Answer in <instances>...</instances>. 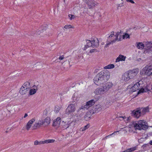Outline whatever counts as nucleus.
<instances>
[{"label": "nucleus", "instance_id": "1", "mask_svg": "<svg viewBox=\"0 0 152 152\" xmlns=\"http://www.w3.org/2000/svg\"><path fill=\"white\" fill-rule=\"evenodd\" d=\"M110 73L107 70L102 71L97 74L94 79V83L98 86L102 84L110 78Z\"/></svg>", "mask_w": 152, "mask_h": 152}, {"label": "nucleus", "instance_id": "2", "mask_svg": "<svg viewBox=\"0 0 152 152\" xmlns=\"http://www.w3.org/2000/svg\"><path fill=\"white\" fill-rule=\"evenodd\" d=\"M138 73L137 70L133 69L125 72L122 75V78L125 81H127L135 76Z\"/></svg>", "mask_w": 152, "mask_h": 152}, {"label": "nucleus", "instance_id": "3", "mask_svg": "<svg viewBox=\"0 0 152 152\" xmlns=\"http://www.w3.org/2000/svg\"><path fill=\"white\" fill-rule=\"evenodd\" d=\"M146 123L144 120H140L138 121L133 122L132 124L136 129L145 130L148 128V126L145 124Z\"/></svg>", "mask_w": 152, "mask_h": 152}, {"label": "nucleus", "instance_id": "4", "mask_svg": "<svg viewBox=\"0 0 152 152\" xmlns=\"http://www.w3.org/2000/svg\"><path fill=\"white\" fill-rule=\"evenodd\" d=\"M74 101L72 103H70L66 108L65 110V113L67 115H69L75 112L76 110V107L77 104Z\"/></svg>", "mask_w": 152, "mask_h": 152}, {"label": "nucleus", "instance_id": "5", "mask_svg": "<svg viewBox=\"0 0 152 152\" xmlns=\"http://www.w3.org/2000/svg\"><path fill=\"white\" fill-rule=\"evenodd\" d=\"M151 68V65H147L143 68L140 72V74L141 75H144L147 76L151 75V72H150Z\"/></svg>", "mask_w": 152, "mask_h": 152}, {"label": "nucleus", "instance_id": "6", "mask_svg": "<svg viewBox=\"0 0 152 152\" xmlns=\"http://www.w3.org/2000/svg\"><path fill=\"white\" fill-rule=\"evenodd\" d=\"M148 91L152 92V85L149 84L146 86L144 88H141L139 90L137 94H139L141 93H143Z\"/></svg>", "mask_w": 152, "mask_h": 152}, {"label": "nucleus", "instance_id": "7", "mask_svg": "<svg viewBox=\"0 0 152 152\" xmlns=\"http://www.w3.org/2000/svg\"><path fill=\"white\" fill-rule=\"evenodd\" d=\"M145 49L146 52L149 53L152 50V42H145Z\"/></svg>", "mask_w": 152, "mask_h": 152}, {"label": "nucleus", "instance_id": "8", "mask_svg": "<svg viewBox=\"0 0 152 152\" xmlns=\"http://www.w3.org/2000/svg\"><path fill=\"white\" fill-rule=\"evenodd\" d=\"M132 114V116L137 118H139L140 116H142L139 108L133 110Z\"/></svg>", "mask_w": 152, "mask_h": 152}, {"label": "nucleus", "instance_id": "9", "mask_svg": "<svg viewBox=\"0 0 152 152\" xmlns=\"http://www.w3.org/2000/svg\"><path fill=\"white\" fill-rule=\"evenodd\" d=\"M63 122V121H62V123ZM61 118L60 117H58L56 119V120L54 121L53 124V126L56 127L62 126V125L61 124Z\"/></svg>", "mask_w": 152, "mask_h": 152}, {"label": "nucleus", "instance_id": "10", "mask_svg": "<svg viewBox=\"0 0 152 152\" xmlns=\"http://www.w3.org/2000/svg\"><path fill=\"white\" fill-rule=\"evenodd\" d=\"M95 103V101L93 100L92 99L86 102V104L84 106H82V108H86V109H88L90 107L94 105Z\"/></svg>", "mask_w": 152, "mask_h": 152}, {"label": "nucleus", "instance_id": "11", "mask_svg": "<svg viewBox=\"0 0 152 152\" xmlns=\"http://www.w3.org/2000/svg\"><path fill=\"white\" fill-rule=\"evenodd\" d=\"M89 9L92 8L95 6L97 3L94 0H89L86 3Z\"/></svg>", "mask_w": 152, "mask_h": 152}, {"label": "nucleus", "instance_id": "12", "mask_svg": "<svg viewBox=\"0 0 152 152\" xmlns=\"http://www.w3.org/2000/svg\"><path fill=\"white\" fill-rule=\"evenodd\" d=\"M121 33V31H120V32H117L116 35H115L114 34V32L113 31L111 32V34L108 37L109 38H112V37H115V38H114L113 40H111V42H115L118 39V36L119 35L120 33Z\"/></svg>", "mask_w": 152, "mask_h": 152}, {"label": "nucleus", "instance_id": "13", "mask_svg": "<svg viewBox=\"0 0 152 152\" xmlns=\"http://www.w3.org/2000/svg\"><path fill=\"white\" fill-rule=\"evenodd\" d=\"M106 92L103 86H102L99 88H97L94 92V93L96 95L102 94Z\"/></svg>", "mask_w": 152, "mask_h": 152}, {"label": "nucleus", "instance_id": "14", "mask_svg": "<svg viewBox=\"0 0 152 152\" xmlns=\"http://www.w3.org/2000/svg\"><path fill=\"white\" fill-rule=\"evenodd\" d=\"M142 116L146 114V113L149 112V107L147 106L146 107L138 108Z\"/></svg>", "mask_w": 152, "mask_h": 152}, {"label": "nucleus", "instance_id": "15", "mask_svg": "<svg viewBox=\"0 0 152 152\" xmlns=\"http://www.w3.org/2000/svg\"><path fill=\"white\" fill-rule=\"evenodd\" d=\"M29 88L26 87H24L23 86H22L19 91V93L21 95H24L27 93V92L29 90Z\"/></svg>", "mask_w": 152, "mask_h": 152}, {"label": "nucleus", "instance_id": "16", "mask_svg": "<svg viewBox=\"0 0 152 152\" xmlns=\"http://www.w3.org/2000/svg\"><path fill=\"white\" fill-rule=\"evenodd\" d=\"M113 84L111 82H107L103 86L105 90V92H107L113 86Z\"/></svg>", "mask_w": 152, "mask_h": 152}, {"label": "nucleus", "instance_id": "17", "mask_svg": "<svg viewBox=\"0 0 152 152\" xmlns=\"http://www.w3.org/2000/svg\"><path fill=\"white\" fill-rule=\"evenodd\" d=\"M82 106L79 107V109H78L77 111V114L80 117H81L83 114V113H84V110H85V109H86V108H82Z\"/></svg>", "mask_w": 152, "mask_h": 152}, {"label": "nucleus", "instance_id": "18", "mask_svg": "<svg viewBox=\"0 0 152 152\" xmlns=\"http://www.w3.org/2000/svg\"><path fill=\"white\" fill-rule=\"evenodd\" d=\"M35 121V120L34 118H33L29 121L26 126V129L27 130H28L31 127V125Z\"/></svg>", "mask_w": 152, "mask_h": 152}, {"label": "nucleus", "instance_id": "19", "mask_svg": "<svg viewBox=\"0 0 152 152\" xmlns=\"http://www.w3.org/2000/svg\"><path fill=\"white\" fill-rule=\"evenodd\" d=\"M92 47L94 48H97L99 45V41L97 38L93 39L92 40Z\"/></svg>", "mask_w": 152, "mask_h": 152}, {"label": "nucleus", "instance_id": "20", "mask_svg": "<svg viewBox=\"0 0 152 152\" xmlns=\"http://www.w3.org/2000/svg\"><path fill=\"white\" fill-rule=\"evenodd\" d=\"M140 85V84L138 83H136L134 84L133 86H132L131 89V91H132V92H134L138 90L139 89L138 86Z\"/></svg>", "mask_w": 152, "mask_h": 152}, {"label": "nucleus", "instance_id": "21", "mask_svg": "<svg viewBox=\"0 0 152 152\" xmlns=\"http://www.w3.org/2000/svg\"><path fill=\"white\" fill-rule=\"evenodd\" d=\"M86 45H85L84 50H86L88 48L91 47V46L92 47V40L90 41L89 40H86Z\"/></svg>", "mask_w": 152, "mask_h": 152}, {"label": "nucleus", "instance_id": "22", "mask_svg": "<svg viewBox=\"0 0 152 152\" xmlns=\"http://www.w3.org/2000/svg\"><path fill=\"white\" fill-rule=\"evenodd\" d=\"M126 58V56L121 55H119L118 57L116 59V62H119L120 61H124L125 60Z\"/></svg>", "mask_w": 152, "mask_h": 152}, {"label": "nucleus", "instance_id": "23", "mask_svg": "<svg viewBox=\"0 0 152 152\" xmlns=\"http://www.w3.org/2000/svg\"><path fill=\"white\" fill-rule=\"evenodd\" d=\"M136 46L139 49H144L145 45L142 42H137L136 43Z\"/></svg>", "mask_w": 152, "mask_h": 152}, {"label": "nucleus", "instance_id": "24", "mask_svg": "<svg viewBox=\"0 0 152 152\" xmlns=\"http://www.w3.org/2000/svg\"><path fill=\"white\" fill-rule=\"evenodd\" d=\"M94 107L95 109L94 110L93 112H94L95 113L98 112V111L101 109V105L99 104L95 105Z\"/></svg>", "mask_w": 152, "mask_h": 152}, {"label": "nucleus", "instance_id": "25", "mask_svg": "<svg viewBox=\"0 0 152 152\" xmlns=\"http://www.w3.org/2000/svg\"><path fill=\"white\" fill-rule=\"evenodd\" d=\"M61 105L56 106L55 107L54 110L55 112L56 113H58L59 112V110L61 109Z\"/></svg>", "mask_w": 152, "mask_h": 152}, {"label": "nucleus", "instance_id": "26", "mask_svg": "<svg viewBox=\"0 0 152 152\" xmlns=\"http://www.w3.org/2000/svg\"><path fill=\"white\" fill-rule=\"evenodd\" d=\"M91 115L89 113H87L84 117V119L86 121H88L90 120Z\"/></svg>", "mask_w": 152, "mask_h": 152}, {"label": "nucleus", "instance_id": "27", "mask_svg": "<svg viewBox=\"0 0 152 152\" xmlns=\"http://www.w3.org/2000/svg\"><path fill=\"white\" fill-rule=\"evenodd\" d=\"M41 126L38 122L37 123H36L32 127L33 129H36L37 128H40Z\"/></svg>", "mask_w": 152, "mask_h": 152}, {"label": "nucleus", "instance_id": "28", "mask_svg": "<svg viewBox=\"0 0 152 152\" xmlns=\"http://www.w3.org/2000/svg\"><path fill=\"white\" fill-rule=\"evenodd\" d=\"M22 86H23L24 87L26 88L27 87L29 88V89L31 87V86H30V83L28 81L26 82L23 84Z\"/></svg>", "mask_w": 152, "mask_h": 152}, {"label": "nucleus", "instance_id": "29", "mask_svg": "<svg viewBox=\"0 0 152 152\" xmlns=\"http://www.w3.org/2000/svg\"><path fill=\"white\" fill-rule=\"evenodd\" d=\"M37 91L36 89H31L29 91V94L30 95H32L35 94Z\"/></svg>", "mask_w": 152, "mask_h": 152}, {"label": "nucleus", "instance_id": "30", "mask_svg": "<svg viewBox=\"0 0 152 152\" xmlns=\"http://www.w3.org/2000/svg\"><path fill=\"white\" fill-rule=\"evenodd\" d=\"M44 143H45V142H44V141H41L39 142L37 140H36L34 142V144L35 145H40L41 144H43Z\"/></svg>", "mask_w": 152, "mask_h": 152}, {"label": "nucleus", "instance_id": "31", "mask_svg": "<svg viewBox=\"0 0 152 152\" xmlns=\"http://www.w3.org/2000/svg\"><path fill=\"white\" fill-rule=\"evenodd\" d=\"M114 67V65L113 64H110L105 67V69H110Z\"/></svg>", "mask_w": 152, "mask_h": 152}, {"label": "nucleus", "instance_id": "32", "mask_svg": "<svg viewBox=\"0 0 152 152\" xmlns=\"http://www.w3.org/2000/svg\"><path fill=\"white\" fill-rule=\"evenodd\" d=\"M54 141H55L54 140H53V139L48 140H45L44 141V142H45V143H49L53 142Z\"/></svg>", "mask_w": 152, "mask_h": 152}, {"label": "nucleus", "instance_id": "33", "mask_svg": "<svg viewBox=\"0 0 152 152\" xmlns=\"http://www.w3.org/2000/svg\"><path fill=\"white\" fill-rule=\"evenodd\" d=\"M50 120L49 118L47 117L45 119L44 122H45V123H46L48 125L50 123Z\"/></svg>", "mask_w": 152, "mask_h": 152}, {"label": "nucleus", "instance_id": "34", "mask_svg": "<svg viewBox=\"0 0 152 152\" xmlns=\"http://www.w3.org/2000/svg\"><path fill=\"white\" fill-rule=\"evenodd\" d=\"M64 28L66 29L69 28H74L73 26H72L70 25H66L64 26Z\"/></svg>", "mask_w": 152, "mask_h": 152}, {"label": "nucleus", "instance_id": "35", "mask_svg": "<svg viewBox=\"0 0 152 152\" xmlns=\"http://www.w3.org/2000/svg\"><path fill=\"white\" fill-rule=\"evenodd\" d=\"M130 36L127 33H125L123 36V38L125 39V38H129Z\"/></svg>", "mask_w": 152, "mask_h": 152}, {"label": "nucleus", "instance_id": "36", "mask_svg": "<svg viewBox=\"0 0 152 152\" xmlns=\"http://www.w3.org/2000/svg\"><path fill=\"white\" fill-rule=\"evenodd\" d=\"M90 126V125L89 124H87L86 125L84 126L83 129H82V131L85 130L86 129H88L89 127Z\"/></svg>", "mask_w": 152, "mask_h": 152}, {"label": "nucleus", "instance_id": "37", "mask_svg": "<svg viewBox=\"0 0 152 152\" xmlns=\"http://www.w3.org/2000/svg\"><path fill=\"white\" fill-rule=\"evenodd\" d=\"M47 28V25L45 24L43 26H42L40 29H42V30H46Z\"/></svg>", "mask_w": 152, "mask_h": 152}, {"label": "nucleus", "instance_id": "38", "mask_svg": "<svg viewBox=\"0 0 152 152\" xmlns=\"http://www.w3.org/2000/svg\"><path fill=\"white\" fill-rule=\"evenodd\" d=\"M98 52V51L97 49H91L90 51V53H92L94 52Z\"/></svg>", "mask_w": 152, "mask_h": 152}, {"label": "nucleus", "instance_id": "39", "mask_svg": "<svg viewBox=\"0 0 152 152\" xmlns=\"http://www.w3.org/2000/svg\"><path fill=\"white\" fill-rule=\"evenodd\" d=\"M113 42H109V41L108 42V43L105 45L104 48H107L109 47V45H110L111 43L112 44Z\"/></svg>", "mask_w": 152, "mask_h": 152}, {"label": "nucleus", "instance_id": "40", "mask_svg": "<svg viewBox=\"0 0 152 152\" xmlns=\"http://www.w3.org/2000/svg\"><path fill=\"white\" fill-rule=\"evenodd\" d=\"M38 123L41 126L42 125L44 124L45 123V122H44V121H39Z\"/></svg>", "mask_w": 152, "mask_h": 152}, {"label": "nucleus", "instance_id": "41", "mask_svg": "<svg viewBox=\"0 0 152 152\" xmlns=\"http://www.w3.org/2000/svg\"><path fill=\"white\" fill-rule=\"evenodd\" d=\"M71 15V17L70 18V19L71 20L72 19H75L76 17H77V16H76L74 15Z\"/></svg>", "mask_w": 152, "mask_h": 152}, {"label": "nucleus", "instance_id": "42", "mask_svg": "<svg viewBox=\"0 0 152 152\" xmlns=\"http://www.w3.org/2000/svg\"><path fill=\"white\" fill-rule=\"evenodd\" d=\"M149 146V144L148 143L147 144H144L142 146V147H143V148H146L147 147V146Z\"/></svg>", "mask_w": 152, "mask_h": 152}, {"label": "nucleus", "instance_id": "43", "mask_svg": "<svg viewBox=\"0 0 152 152\" xmlns=\"http://www.w3.org/2000/svg\"><path fill=\"white\" fill-rule=\"evenodd\" d=\"M118 132V131L115 132H113V133H112V134H110V135H108V136H106V137L107 138L108 137H110V136H111L113 134H115V133H116Z\"/></svg>", "mask_w": 152, "mask_h": 152}, {"label": "nucleus", "instance_id": "44", "mask_svg": "<svg viewBox=\"0 0 152 152\" xmlns=\"http://www.w3.org/2000/svg\"><path fill=\"white\" fill-rule=\"evenodd\" d=\"M126 1L128 2H131L132 4L134 3V2L132 0H126Z\"/></svg>", "mask_w": 152, "mask_h": 152}, {"label": "nucleus", "instance_id": "45", "mask_svg": "<svg viewBox=\"0 0 152 152\" xmlns=\"http://www.w3.org/2000/svg\"><path fill=\"white\" fill-rule=\"evenodd\" d=\"M64 58V56H60V57L59 58V60H62Z\"/></svg>", "mask_w": 152, "mask_h": 152}, {"label": "nucleus", "instance_id": "46", "mask_svg": "<svg viewBox=\"0 0 152 152\" xmlns=\"http://www.w3.org/2000/svg\"><path fill=\"white\" fill-rule=\"evenodd\" d=\"M41 33L40 30L38 32H37V33H35V34H36L37 35H39L40 34V33Z\"/></svg>", "mask_w": 152, "mask_h": 152}, {"label": "nucleus", "instance_id": "47", "mask_svg": "<svg viewBox=\"0 0 152 152\" xmlns=\"http://www.w3.org/2000/svg\"><path fill=\"white\" fill-rule=\"evenodd\" d=\"M151 69L150 72H151V75H152V66H151Z\"/></svg>", "mask_w": 152, "mask_h": 152}, {"label": "nucleus", "instance_id": "48", "mask_svg": "<svg viewBox=\"0 0 152 152\" xmlns=\"http://www.w3.org/2000/svg\"><path fill=\"white\" fill-rule=\"evenodd\" d=\"M28 116V115L26 113L25 114L24 116V118H26Z\"/></svg>", "mask_w": 152, "mask_h": 152}, {"label": "nucleus", "instance_id": "49", "mask_svg": "<svg viewBox=\"0 0 152 152\" xmlns=\"http://www.w3.org/2000/svg\"><path fill=\"white\" fill-rule=\"evenodd\" d=\"M149 144L151 145H152V140L150 141Z\"/></svg>", "mask_w": 152, "mask_h": 152}, {"label": "nucleus", "instance_id": "50", "mask_svg": "<svg viewBox=\"0 0 152 152\" xmlns=\"http://www.w3.org/2000/svg\"><path fill=\"white\" fill-rule=\"evenodd\" d=\"M98 69H96L95 70V71H94V72H98Z\"/></svg>", "mask_w": 152, "mask_h": 152}, {"label": "nucleus", "instance_id": "51", "mask_svg": "<svg viewBox=\"0 0 152 152\" xmlns=\"http://www.w3.org/2000/svg\"><path fill=\"white\" fill-rule=\"evenodd\" d=\"M121 118H123V119H124L126 118V117L125 116L124 117H121Z\"/></svg>", "mask_w": 152, "mask_h": 152}, {"label": "nucleus", "instance_id": "52", "mask_svg": "<svg viewBox=\"0 0 152 152\" xmlns=\"http://www.w3.org/2000/svg\"><path fill=\"white\" fill-rule=\"evenodd\" d=\"M107 138L106 137V136L105 137H104V138H103V139H102L103 140H105L106 139H107Z\"/></svg>", "mask_w": 152, "mask_h": 152}, {"label": "nucleus", "instance_id": "53", "mask_svg": "<svg viewBox=\"0 0 152 152\" xmlns=\"http://www.w3.org/2000/svg\"><path fill=\"white\" fill-rule=\"evenodd\" d=\"M107 138L106 137V136L105 137H104V138H103V139H102L103 140H105L106 139H107Z\"/></svg>", "mask_w": 152, "mask_h": 152}, {"label": "nucleus", "instance_id": "54", "mask_svg": "<svg viewBox=\"0 0 152 152\" xmlns=\"http://www.w3.org/2000/svg\"><path fill=\"white\" fill-rule=\"evenodd\" d=\"M75 98V97H74V96L73 95L72 96V99H73V100H74L75 99H74Z\"/></svg>", "mask_w": 152, "mask_h": 152}, {"label": "nucleus", "instance_id": "55", "mask_svg": "<svg viewBox=\"0 0 152 152\" xmlns=\"http://www.w3.org/2000/svg\"><path fill=\"white\" fill-rule=\"evenodd\" d=\"M85 0V1L86 2V3L87 2L89 1V0Z\"/></svg>", "mask_w": 152, "mask_h": 152}, {"label": "nucleus", "instance_id": "56", "mask_svg": "<svg viewBox=\"0 0 152 152\" xmlns=\"http://www.w3.org/2000/svg\"><path fill=\"white\" fill-rule=\"evenodd\" d=\"M133 28L135 29V30L136 29H137V28L136 27H134Z\"/></svg>", "mask_w": 152, "mask_h": 152}, {"label": "nucleus", "instance_id": "57", "mask_svg": "<svg viewBox=\"0 0 152 152\" xmlns=\"http://www.w3.org/2000/svg\"><path fill=\"white\" fill-rule=\"evenodd\" d=\"M71 15H69V17H70H70H70V16H71Z\"/></svg>", "mask_w": 152, "mask_h": 152}, {"label": "nucleus", "instance_id": "58", "mask_svg": "<svg viewBox=\"0 0 152 152\" xmlns=\"http://www.w3.org/2000/svg\"><path fill=\"white\" fill-rule=\"evenodd\" d=\"M127 120L128 121H129V118H127Z\"/></svg>", "mask_w": 152, "mask_h": 152}, {"label": "nucleus", "instance_id": "59", "mask_svg": "<svg viewBox=\"0 0 152 152\" xmlns=\"http://www.w3.org/2000/svg\"><path fill=\"white\" fill-rule=\"evenodd\" d=\"M89 15H91V16H93V14H91V15L89 14Z\"/></svg>", "mask_w": 152, "mask_h": 152}, {"label": "nucleus", "instance_id": "60", "mask_svg": "<svg viewBox=\"0 0 152 152\" xmlns=\"http://www.w3.org/2000/svg\"><path fill=\"white\" fill-rule=\"evenodd\" d=\"M5 132H6V133H7L8 132V131H6Z\"/></svg>", "mask_w": 152, "mask_h": 152}, {"label": "nucleus", "instance_id": "61", "mask_svg": "<svg viewBox=\"0 0 152 152\" xmlns=\"http://www.w3.org/2000/svg\"><path fill=\"white\" fill-rule=\"evenodd\" d=\"M121 40V39H119V41H120Z\"/></svg>", "mask_w": 152, "mask_h": 152}, {"label": "nucleus", "instance_id": "62", "mask_svg": "<svg viewBox=\"0 0 152 152\" xmlns=\"http://www.w3.org/2000/svg\"><path fill=\"white\" fill-rule=\"evenodd\" d=\"M65 0H64V2H65Z\"/></svg>", "mask_w": 152, "mask_h": 152}, {"label": "nucleus", "instance_id": "63", "mask_svg": "<svg viewBox=\"0 0 152 152\" xmlns=\"http://www.w3.org/2000/svg\"><path fill=\"white\" fill-rule=\"evenodd\" d=\"M70 103H72V102H70Z\"/></svg>", "mask_w": 152, "mask_h": 152}]
</instances>
